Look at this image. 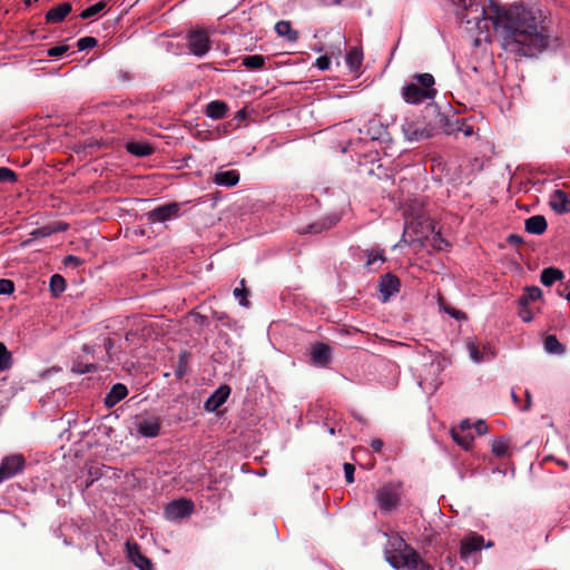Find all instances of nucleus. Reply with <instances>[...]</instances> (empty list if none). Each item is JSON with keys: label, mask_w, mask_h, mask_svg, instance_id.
Here are the masks:
<instances>
[{"label": "nucleus", "mask_w": 570, "mask_h": 570, "mask_svg": "<svg viewBox=\"0 0 570 570\" xmlns=\"http://www.w3.org/2000/svg\"><path fill=\"white\" fill-rule=\"evenodd\" d=\"M468 23L474 21L480 32L489 30V23L501 32L502 47L517 57H534L546 50L550 30L538 9L514 4L502 8L495 0H481L471 4Z\"/></svg>", "instance_id": "nucleus-1"}, {"label": "nucleus", "mask_w": 570, "mask_h": 570, "mask_svg": "<svg viewBox=\"0 0 570 570\" xmlns=\"http://www.w3.org/2000/svg\"><path fill=\"white\" fill-rule=\"evenodd\" d=\"M417 83H409L402 88V98L406 104L416 105L433 99L436 95L434 78L431 73L415 76Z\"/></svg>", "instance_id": "nucleus-2"}, {"label": "nucleus", "mask_w": 570, "mask_h": 570, "mask_svg": "<svg viewBox=\"0 0 570 570\" xmlns=\"http://www.w3.org/2000/svg\"><path fill=\"white\" fill-rule=\"evenodd\" d=\"M385 559L395 569H416L420 563V556L403 540H397L395 550L386 551Z\"/></svg>", "instance_id": "nucleus-3"}, {"label": "nucleus", "mask_w": 570, "mask_h": 570, "mask_svg": "<svg viewBox=\"0 0 570 570\" xmlns=\"http://www.w3.org/2000/svg\"><path fill=\"white\" fill-rule=\"evenodd\" d=\"M401 499V488L399 484H386L382 487L376 495V501L382 511H391L395 509Z\"/></svg>", "instance_id": "nucleus-4"}, {"label": "nucleus", "mask_w": 570, "mask_h": 570, "mask_svg": "<svg viewBox=\"0 0 570 570\" xmlns=\"http://www.w3.org/2000/svg\"><path fill=\"white\" fill-rule=\"evenodd\" d=\"M160 419L155 415H141L136 417V432L144 438H155L160 432Z\"/></svg>", "instance_id": "nucleus-5"}, {"label": "nucleus", "mask_w": 570, "mask_h": 570, "mask_svg": "<svg viewBox=\"0 0 570 570\" xmlns=\"http://www.w3.org/2000/svg\"><path fill=\"white\" fill-rule=\"evenodd\" d=\"M24 468V459L21 454L6 456L0 464V483L13 478Z\"/></svg>", "instance_id": "nucleus-6"}, {"label": "nucleus", "mask_w": 570, "mask_h": 570, "mask_svg": "<svg viewBox=\"0 0 570 570\" xmlns=\"http://www.w3.org/2000/svg\"><path fill=\"white\" fill-rule=\"evenodd\" d=\"M193 508L194 505L191 501L180 499L170 502L165 509V514L168 520L178 521L190 515L193 512Z\"/></svg>", "instance_id": "nucleus-7"}, {"label": "nucleus", "mask_w": 570, "mask_h": 570, "mask_svg": "<svg viewBox=\"0 0 570 570\" xmlns=\"http://www.w3.org/2000/svg\"><path fill=\"white\" fill-rule=\"evenodd\" d=\"M188 48L193 55L203 57L210 48L208 35L202 30L190 32L188 36Z\"/></svg>", "instance_id": "nucleus-8"}, {"label": "nucleus", "mask_w": 570, "mask_h": 570, "mask_svg": "<svg viewBox=\"0 0 570 570\" xmlns=\"http://www.w3.org/2000/svg\"><path fill=\"white\" fill-rule=\"evenodd\" d=\"M180 214V204L178 203H169L163 206H159L151 212L148 213L149 220L164 223L174 218L179 217Z\"/></svg>", "instance_id": "nucleus-9"}, {"label": "nucleus", "mask_w": 570, "mask_h": 570, "mask_svg": "<svg viewBox=\"0 0 570 570\" xmlns=\"http://www.w3.org/2000/svg\"><path fill=\"white\" fill-rule=\"evenodd\" d=\"M492 546L489 542L485 548H490ZM484 547V539L479 534H471L462 540L460 548V556L462 559L468 560L473 553L480 551Z\"/></svg>", "instance_id": "nucleus-10"}, {"label": "nucleus", "mask_w": 570, "mask_h": 570, "mask_svg": "<svg viewBox=\"0 0 570 570\" xmlns=\"http://www.w3.org/2000/svg\"><path fill=\"white\" fill-rule=\"evenodd\" d=\"M309 360L314 366L326 367L331 362V348L324 343H316L311 347Z\"/></svg>", "instance_id": "nucleus-11"}, {"label": "nucleus", "mask_w": 570, "mask_h": 570, "mask_svg": "<svg viewBox=\"0 0 570 570\" xmlns=\"http://www.w3.org/2000/svg\"><path fill=\"white\" fill-rule=\"evenodd\" d=\"M465 346L469 353V357L473 363L479 364L485 361H490L494 357V351L490 346H483L482 351H480L479 345L472 340H469Z\"/></svg>", "instance_id": "nucleus-12"}, {"label": "nucleus", "mask_w": 570, "mask_h": 570, "mask_svg": "<svg viewBox=\"0 0 570 570\" xmlns=\"http://www.w3.org/2000/svg\"><path fill=\"white\" fill-rule=\"evenodd\" d=\"M128 559L140 570H154L151 561L141 554L139 547L135 542L126 543Z\"/></svg>", "instance_id": "nucleus-13"}, {"label": "nucleus", "mask_w": 570, "mask_h": 570, "mask_svg": "<svg viewBox=\"0 0 570 570\" xmlns=\"http://www.w3.org/2000/svg\"><path fill=\"white\" fill-rule=\"evenodd\" d=\"M230 389L227 385L219 386L205 402V410L214 412L220 407L228 399Z\"/></svg>", "instance_id": "nucleus-14"}, {"label": "nucleus", "mask_w": 570, "mask_h": 570, "mask_svg": "<svg viewBox=\"0 0 570 570\" xmlns=\"http://www.w3.org/2000/svg\"><path fill=\"white\" fill-rule=\"evenodd\" d=\"M400 289V281L396 276L392 274H386L381 278L380 282V294L382 296V301L386 302L390 297L396 294Z\"/></svg>", "instance_id": "nucleus-15"}, {"label": "nucleus", "mask_w": 570, "mask_h": 570, "mask_svg": "<svg viewBox=\"0 0 570 570\" xmlns=\"http://www.w3.org/2000/svg\"><path fill=\"white\" fill-rule=\"evenodd\" d=\"M402 131L409 141H419L430 137V131L426 128L412 121H405L402 125Z\"/></svg>", "instance_id": "nucleus-16"}, {"label": "nucleus", "mask_w": 570, "mask_h": 570, "mask_svg": "<svg viewBox=\"0 0 570 570\" xmlns=\"http://www.w3.org/2000/svg\"><path fill=\"white\" fill-rule=\"evenodd\" d=\"M549 205L558 214L570 213V200L561 189H556L550 195Z\"/></svg>", "instance_id": "nucleus-17"}, {"label": "nucleus", "mask_w": 570, "mask_h": 570, "mask_svg": "<svg viewBox=\"0 0 570 570\" xmlns=\"http://www.w3.org/2000/svg\"><path fill=\"white\" fill-rule=\"evenodd\" d=\"M214 181L219 186L232 187L238 184L239 174L234 169L217 171L214 176Z\"/></svg>", "instance_id": "nucleus-18"}, {"label": "nucleus", "mask_w": 570, "mask_h": 570, "mask_svg": "<svg viewBox=\"0 0 570 570\" xmlns=\"http://www.w3.org/2000/svg\"><path fill=\"white\" fill-rule=\"evenodd\" d=\"M71 11V4L69 2H65L59 4L52 9H50L46 14V21L50 23H57L62 21L67 14Z\"/></svg>", "instance_id": "nucleus-19"}, {"label": "nucleus", "mask_w": 570, "mask_h": 570, "mask_svg": "<svg viewBox=\"0 0 570 570\" xmlns=\"http://www.w3.org/2000/svg\"><path fill=\"white\" fill-rule=\"evenodd\" d=\"M365 267L370 271H376L384 262V252L379 249L365 250Z\"/></svg>", "instance_id": "nucleus-20"}, {"label": "nucleus", "mask_w": 570, "mask_h": 570, "mask_svg": "<svg viewBox=\"0 0 570 570\" xmlns=\"http://www.w3.org/2000/svg\"><path fill=\"white\" fill-rule=\"evenodd\" d=\"M128 394V390L124 384H116L111 387L109 393L105 397V404L108 407L115 406L118 402L125 399Z\"/></svg>", "instance_id": "nucleus-21"}, {"label": "nucleus", "mask_w": 570, "mask_h": 570, "mask_svg": "<svg viewBox=\"0 0 570 570\" xmlns=\"http://www.w3.org/2000/svg\"><path fill=\"white\" fill-rule=\"evenodd\" d=\"M547 229V220L541 215H535L525 220V230L533 235H540Z\"/></svg>", "instance_id": "nucleus-22"}, {"label": "nucleus", "mask_w": 570, "mask_h": 570, "mask_svg": "<svg viewBox=\"0 0 570 570\" xmlns=\"http://www.w3.org/2000/svg\"><path fill=\"white\" fill-rule=\"evenodd\" d=\"M227 106L225 102L215 100L206 106V115L212 119H222L226 116Z\"/></svg>", "instance_id": "nucleus-23"}, {"label": "nucleus", "mask_w": 570, "mask_h": 570, "mask_svg": "<svg viewBox=\"0 0 570 570\" xmlns=\"http://www.w3.org/2000/svg\"><path fill=\"white\" fill-rule=\"evenodd\" d=\"M451 436H452L453 441L464 450H469L474 440L472 432L463 433V432H460V430L451 429Z\"/></svg>", "instance_id": "nucleus-24"}, {"label": "nucleus", "mask_w": 570, "mask_h": 570, "mask_svg": "<svg viewBox=\"0 0 570 570\" xmlns=\"http://www.w3.org/2000/svg\"><path fill=\"white\" fill-rule=\"evenodd\" d=\"M563 277V273L553 267L544 268L541 272V283L546 286H551L554 282L561 279Z\"/></svg>", "instance_id": "nucleus-25"}, {"label": "nucleus", "mask_w": 570, "mask_h": 570, "mask_svg": "<svg viewBox=\"0 0 570 570\" xmlns=\"http://www.w3.org/2000/svg\"><path fill=\"white\" fill-rule=\"evenodd\" d=\"M363 60V53L357 48L351 49L346 55V63L352 71H356Z\"/></svg>", "instance_id": "nucleus-26"}, {"label": "nucleus", "mask_w": 570, "mask_h": 570, "mask_svg": "<svg viewBox=\"0 0 570 570\" xmlns=\"http://www.w3.org/2000/svg\"><path fill=\"white\" fill-rule=\"evenodd\" d=\"M127 150L135 156L144 157L153 153V147L145 142H129Z\"/></svg>", "instance_id": "nucleus-27"}, {"label": "nucleus", "mask_w": 570, "mask_h": 570, "mask_svg": "<svg viewBox=\"0 0 570 570\" xmlns=\"http://www.w3.org/2000/svg\"><path fill=\"white\" fill-rule=\"evenodd\" d=\"M544 350L550 354H562L564 352L563 345L554 335H549L546 337Z\"/></svg>", "instance_id": "nucleus-28"}, {"label": "nucleus", "mask_w": 570, "mask_h": 570, "mask_svg": "<svg viewBox=\"0 0 570 570\" xmlns=\"http://www.w3.org/2000/svg\"><path fill=\"white\" fill-rule=\"evenodd\" d=\"M541 294H542L541 289L537 286L527 287L524 289V293L520 297V304L522 306H527L530 302L539 299Z\"/></svg>", "instance_id": "nucleus-29"}, {"label": "nucleus", "mask_w": 570, "mask_h": 570, "mask_svg": "<svg viewBox=\"0 0 570 570\" xmlns=\"http://www.w3.org/2000/svg\"><path fill=\"white\" fill-rule=\"evenodd\" d=\"M275 31L283 37H287L288 40H296L297 32L292 30L291 23L288 21H278L275 24Z\"/></svg>", "instance_id": "nucleus-30"}, {"label": "nucleus", "mask_w": 570, "mask_h": 570, "mask_svg": "<svg viewBox=\"0 0 570 570\" xmlns=\"http://www.w3.org/2000/svg\"><path fill=\"white\" fill-rule=\"evenodd\" d=\"M242 63L248 69L256 70L264 67L265 58L259 55L246 56L243 58Z\"/></svg>", "instance_id": "nucleus-31"}, {"label": "nucleus", "mask_w": 570, "mask_h": 570, "mask_svg": "<svg viewBox=\"0 0 570 570\" xmlns=\"http://www.w3.org/2000/svg\"><path fill=\"white\" fill-rule=\"evenodd\" d=\"M12 365V355L3 343L0 342V372L7 371Z\"/></svg>", "instance_id": "nucleus-32"}, {"label": "nucleus", "mask_w": 570, "mask_h": 570, "mask_svg": "<svg viewBox=\"0 0 570 570\" xmlns=\"http://www.w3.org/2000/svg\"><path fill=\"white\" fill-rule=\"evenodd\" d=\"M50 288L56 295L62 293L66 288L65 278L58 274L52 275L50 278Z\"/></svg>", "instance_id": "nucleus-33"}, {"label": "nucleus", "mask_w": 570, "mask_h": 570, "mask_svg": "<svg viewBox=\"0 0 570 570\" xmlns=\"http://www.w3.org/2000/svg\"><path fill=\"white\" fill-rule=\"evenodd\" d=\"M508 449H509V442L507 439L500 438V439L493 440L492 452L495 455L502 456V455L507 454Z\"/></svg>", "instance_id": "nucleus-34"}, {"label": "nucleus", "mask_w": 570, "mask_h": 570, "mask_svg": "<svg viewBox=\"0 0 570 570\" xmlns=\"http://www.w3.org/2000/svg\"><path fill=\"white\" fill-rule=\"evenodd\" d=\"M106 7V2L104 1H99L97 3H95L94 6H90L89 8L85 9L81 13H80V17L82 19H89V18H92L95 17L96 14H98L99 12H101Z\"/></svg>", "instance_id": "nucleus-35"}, {"label": "nucleus", "mask_w": 570, "mask_h": 570, "mask_svg": "<svg viewBox=\"0 0 570 570\" xmlns=\"http://www.w3.org/2000/svg\"><path fill=\"white\" fill-rule=\"evenodd\" d=\"M439 306L441 309H443L445 313H448L449 315H451L453 318L455 320H466V315L459 311V309H455V308H452L450 306H446L444 304V301L442 297H439Z\"/></svg>", "instance_id": "nucleus-36"}, {"label": "nucleus", "mask_w": 570, "mask_h": 570, "mask_svg": "<svg viewBox=\"0 0 570 570\" xmlns=\"http://www.w3.org/2000/svg\"><path fill=\"white\" fill-rule=\"evenodd\" d=\"M244 284H245V281L242 279V282H240L242 288L236 287L233 293H234V296L238 299L239 305L247 307L249 305V302L246 297L248 292L245 289Z\"/></svg>", "instance_id": "nucleus-37"}, {"label": "nucleus", "mask_w": 570, "mask_h": 570, "mask_svg": "<svg viewBox=\"0 0 570 570\" xmlns=\"http://www.w3.org/2000/svg\"><path fill=\"white\" fill-rule=\"evenodd\" d=\"M428 227L431 228L432 232V239L431 243L433 247L436 249H444L448 246V243L440 236L439 233H434V227L432 226V223L428 222Z\"/></svg>", "instance_id": "nucleus-38"}, {"label": "nucleus", "mask_w": 570, "mask_h": 570, "mask_svg": "<svg viewBox=\"0 0 570 570\" xmlns=\"http://www.w3.org/2000/svg\"><path fill=\"white\" fill-rule=\"evenodd\" d=\"M16 179L14 171L7 167H0V183H14Z\"/></svg>", "instance_id": "nucleus-39"}, {"label": "nucleus", "mask_w": 570, "mask_h": 570, "mask_svg": "<svg viewBox=\"0 0 570 570\" xmlns=\"http://www.w3.org/2000/svg\"><path fill=\"white\" fill-rule=\"evenodd\" d=\"M97 45V40L94 37H83L80 38L77 42L78 49L80 51L94 48Z\"/></svg>", "instance_id": "nucleus-40"}, {"label": "nucleus", "mask_w": 570, "mask_h": 570, "mask_svg": "<svg viewBox=\"0 0 570 570\" xmlns=\"http://www.w3.org/2000/svg\"><path fill=\"white\" fill-rule=\"evenodd\" d=\"M96 368L94 364L77 363L72 366V372L77 374H85Z\"/></svg>", "instance_id": "nucleus-41"}, {"label": "nucleus", "mask_w": 570, "mask_h": 570, "mask_svg": "<svg viewBox=\"0 0 570 570\" xmlns=\"http://www.w3.org/2000/svg\"><path fill=\"white\" fill-rule=\"evenodd\" d=\"M14 289V285L9 279H0V295L11 294Z\"/></svg>", "instance_id": "nucleus-42"}, {"label": "nucleus", "mask_w": 570, "mask_h": 570, "mask_svg": "<svg viewBox=\"0 0 570 570\" xmlns=\"http://www.w3.org/2000/svg\"><path fill=\"white\" fill-rule=\"evenodd\" d=\"M67 50H68V46H66V45L56 46V47L48 49V56L60 57L63 53H66Z\"/></svg>", "instance_id": "nucleus-43"}, {"label": "nucleus", "mask_w": 570, "mask_h": 570, "mask_svg": "<svg viewBox=\"0 0 570 570\" xmlns=\"http://www.w3.org/2000/svg\"><path fill=\"white\" fill-rule=\"evenodd\" d=\"M315 66L320 69V70H327L331 66V60L327 56H321L316 59L315 61Z\"/></svg>", "instance_id": "nucleus-44"}, {"label": "nucleus", "mask_w": 570, "mask_h": 570, "mask_svg": "<svg viewBox=\"0 0 570 570\" xmlns=\"http://www.w3.org/2000/svg\"><path fill=\"white\" fill-rule=\"evenodd\" d=\"M354 465H352L351 463H345L344 464V473H345V479L347 481V483H353L354 482Z\"/></svg>", "instance_id": "nucleus-45"}, {"label": "nucleus", "mask_w": 570, "mask_h": 570, "mask_svg": "<svg viewBox=\"0 0 570 570\" xmlns=\"http://www.w3.org/2000/svg\"><path fill=\"white\" fill-rule=\"evenodd\" d=\"M63 262H65L66 266H72V267H77L81 264V259L79 257L72 256V255L67 256Z\"/></svg>", "instance_id": "nucleus-46"}, {"label": "nucleus", "mask_w": 570, "mask_h": 570, "mask_svg": "<svg viewBox=\"0 0 570 570\" xmlns=\"http://www.w3.org/2000/svg\"><path fill=\"white\" fill-rule=\"evenodd\" d=\"M474 429H475L476 434H479V435H483L488 432V426H487L485 422L482 420H479L474 424Z\"/></svg>", "instance_id": "nucleus-47"}, {"label": "nucleus", "mask_w": 570, "mask_h": 570, "mask_svg": "<svg viewBox=\"0 0 570 570\" xmlns=\"http://www.w3.org/2000/svg\"><path fill=\"white\" fill-rule=\"evenodd\" d=\"M452 430H460V432H463V433L471 432V423L469 420H463V421H461L459 426L453 428Z\"/></svg>", "instance_id": "nucleus-48"}, {"label": "nucleus", "mask_w": 570, "mask_h": 570, "mask_svg": "<svg viewBox=\"0 0 570 570\" xmlns=\"http://www.w3.org/2000/svg\"><path fill=\"white\" fill-rule=\"evenodd\" d=\"M519 315L524 322H530L532 320V314L529 309L525 308V306H523V308L519 312Z\"/></svg>", "instance_id": "nucleus-49"}, {"label": "nucleus", "mask_w": 570, "mask_h": 570, "mask_svg": "<svg viewBox=\"0 0 570 570\" xmlns=\"http://www.w3.org/2000/svg\"><path fill=\"white\" fill-rule=\"evenodd\" d=\"M52 233L51 229H48V228H40V229H37L35 230L31 235L37 237V236H41V237H45V236H48Z\"/></svg>", "instance_id": "nucleus-50"}, {"label": "nucleus", "mask_w": 570, "mask_h": 570, "mask_svg": "<svg viewBox=\"0 0 570 570\" xmlns=\"http://www.w3.org/2000/svg\"><path fill=\"white\" fill-rule=\"evenodd\" d=\"M371 448L374 452H380L383 448V442L379 439H375L371 442Z\"/></svg>", "instance_id": "nucleus-51"}, {"label": "nucleus", "mask_w": 570, "mask_h": 570, "mask_svg": "<svg viewBox=\"0 0 570 570\" xmlns=\"http://www.w3.org/2000/svg\"><path fill=\"white\" fill-rule=\"evenodd\" d=\"M111 346H112V342H111V340H110V338L106 340V341H105V347H106L107 350H109V348H111Z\"/></svg>", "instance_id": "nucleus-52"}, {"label": "nucleus", "mask_w": 570, "mask_h": 570, "mask_svg": "<svg viewBox=\"0 0 570 570\" xmlns=\"http://www.w3.org/2000/svg\"><path fill=\"white\" fill-rule=\"evenodd\" d=\"M31 242H32V239H27V240L21 243V246L22 247H27V246H29L31 244Z\"/></svg>", "instance_id": "nucleus-53"}, {"label": "nucleus", "mask_w": 570, "mask_h": 570, "mask_svg": "<svg viewBox=\"0 0 570 570\" xmlns=\"http://www.w3.org/2000/svg\"><path fill=\"white\" fill-rule=\"evenodd\" d=\"M423 238H426V239H428V238H429V236H428V235H422V236H419L416 239H417V240H422Z\"/></svg>", "instance_id": "nucleus-54"}, {"label": "nucleus", "mask_w": 570, "mask_h": 570, "mask_svg": "<svg viewBox=\"0 0 570 570\" xmlns=\"http://www.w3.org/2000/svg\"><path fill=\"white\" fill-rule=\"evenodd\" d=\"M510 238H511V239H514V242H518V240H519V237H517V236H511Z\"/></svg>", "instance_id": "nucleus-55"}, {"label": "nucleus", "mask_w": 570, "mask_h": 570, "mask_svg": "<svg viewBox=\"0 0 570 570\" xmlns=\"http://www.w3.org/2000/svg\"><path fill=\"white\" fill-rule=\"evenodd\" d=\"M409 228H410V226L405 227L403 236H405V234L407 233Z\"/></svg>", "instance_id": "nucleus-56"}, {"label": "nucleus", "mask_w": 570, "mask_h": 570, "mask_svg": "<svg viewBox=\"0 0 570 570\" xmlns=\"http://www.w3.org/2000/svg\"><path fill=\"white\" fill-rule=\"evenodd\" d=\"M566 298L570 302V291L568 292V294L566 295Z\"/></svg>", "instance_id": "nucleus-57"}, {"label": "nucleus", "mask_w": 570, "mask_h": 570, "mask_svg": "<svg viewBox=\"0 0 570 570\" xmlns=\"http://www.w3.org/2000/svg\"><path fill=\"white\" fill-rule=\"evenodd\" d=\"M566 298L570 302V291L568 292V294L566 295Z\"/></svg>", "instance_id": "nucleus-58"}, {"label": "nucleus", "mask_w": 570, "mask_h": 570, "mask_svg": "<svg viewBox=\"0 0 570 570\" xmlns=\"http://www.w3.org/2000/svg\"><path fill=\"white\" fill-rule=\"evenodd\" d=\"M528 405L530 404V395L527 393Z\"/></svg>", "instance_id": "nucleus-59"}]
</instances>
